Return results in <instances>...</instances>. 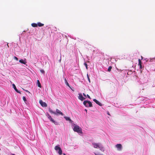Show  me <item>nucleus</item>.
<instances>
[{"mask_svg": "<svg viewBox=\"0 0 155 155\" xmlns=\"http://www.w3.org/2000/svg\"><path fill=\"white\" fill-rule=\"evenodd\" d=\"M63 155H66L65 153H63Z\"/></svg>", "mask_w": 155, "mask_h": 155, "instance_id": "nucleus-38", "label": "nucleus"}, {"mask_svg": "<svg viewBox=\"0 0 155 155\" xmlns=\"http://www.w3.org/2000/svg\"><path fill=\"white\" fill-rule=\"evenodd\" d=\"M144 100H145V99H144L143 100H142V101H144Z\"/></svg>", "mask_w": 155, "mask_h": 155, "instance_id": "nucleus-36", "label": "nucleus"}, {"mask_svg": "<svg viewBox=\"0 0 155 155\" xmlns=\"http://www.w3.org/2000/svg\"><path fill=\"white\" fill-rule=\"evenodd\" d=\"M73 130L78 133L82 134V128L78 125L74 124L72 125Z\"/></svg>", "mask_w": 155, "mask_h": 155, "instance_id": "nucleus-1", "label": "nucleus"}, {"mask_svg": "<svg viewBox=\"0 0 155 155\" xmlns=\"http://www.w3.org/2000/svg\"><path fill=\"white\" fill-rule=\"evenodd\" d=\"M26 91L28 92L29 94H30V93L27 90H26Z\"/></svg>", "mask_w": 155, "mask_h": 155, "instance_id": "nucleus-30", "label": "nucleus"}, {"mask_svg": "<svg viewBox=\"0 0 155 155\" xmlns=\"http://www.w3.org/2000/svg\"><path fill=\"white\" fill-rule=\"evenodd\" d=\"M7 46H8V47L9 46H8V43L7 44Z\"/></svg>", "mask_w": 155, "mask_h": 155, "instance_id": "nucleus-37", "label": "nucleus"}, {"mask_svg": "<svg viewBox=\"0 0 155 155\" xmlns=\"http://www.w3.org/2000/svg\"><path fill=\"white\" fill-rule=\"evenodd\" d=\"M87 97H90V96L88 94H87Z\"/></svg>", "mask_w": 155, "mask_h": 155, "instance_id": "nucleus-35", "label": "nucleus"}, {"mask_svg": "<svg viewBox=\"0 0 155 155\" xmlns=\"http://www.w3.org/2000/svg\"><path fill=\"white\" fill-rule=\"evenodd\" d=\"M115 147L118 151H120L122 150V146L121 144H117L115 145Z\"/></svg>", "mask_w": 155, "mask_h": 155, "instance_id": "nucleus-5", "label": "nucleus"}, {"mask_svg": "<svg viewBox=\"0 0 155 155\" xmlns=\"http://www.w3.org/2000/svg\"><path fill=\"white\" fill-rule=\"evenodd\" d=\"M23 100L25 102L26 104H27V103H26L27 101H26V97H23Z\"/></svg>", "mask_w": 155, "mask_h": 155, "instance_id": "nucleus-23", "label": "nucleus"}, {"mask_svg": "<svg viewBox=\"0 0 155 155\" xmlns=\"http://www.w3.org/2000/svg\"><path fill=\"white\" fill-rule=\"evenodd\" d=\"M40 71L42 73L44 74L45 73L44 71L43 70H40Z\"/></svg>", "mask_w": 155, "mask_h": 155, "instance_id": "nucleus-24", "label": "nucleus"}, {"mask_svg": "<svg viewBox=\"0 0 155 155\" xmlns=\"http://www.w3.org/2000/svg\"><path fill=\"white\" fill-rule=\"evenodd\" d=\"M94 154L95 155H103L102 154H100L99 153H94Z\"/></svg>", "mask_w": 155, "mask_h": 155, "instance_id": "nucleus-29", "label": "nucleus"}, {"mask_svg": "<svg viewBox=\"0 0 155 155\" xmlns=\"http://www.w3.org/2000/svg\"><path fill=\"white\" fill-rule=\"evenodd\" d=\"M138 65L140 66V69H142L143 68L142 66V63L141 61V60L140 59H138Z\"/></svg>", "mask_w": 155, "mask_h": 155, "instance_id": "nucleus-9", "label": "nucleus"}, {"mask_svg": "<svg viewBox=\"0 0 155 155\" xmlns=\"http://www.w3.org/2000/svg\"><path fill=\"white\" fill-rule=\"evenodd\" d=\"M46 115L47 117L50 120V121L54 123L55 124H57V123L51 117V116L48 113H47L46 114Z\"/></svg>", "mask_w": 155, "mask_h": 155, "instance_id": "nucleus-3", "label": "nucleus"}, {"mask_svg": "<svg viewBox=\"0 0 155 155\" xmlns=\"http://www.w3.org/2000/svg\"><path fill=\"white\" fill-rule=\"evenodd\" d=\"M88 98H90V99H91V97H88Z\"/></svg>", "mask_w": 155, "mask_h": 155, "instance_id": "nucleus-41", "label": "nucleus"}, {"mask_svg": "<svg viewBox=\"0 0 155 155\" xmlns=\"http://www.w3.org/2000/svg\"><path fill=\"white\" fill-rule=\"evenodd\" d=\"M12 87L16 92L18 93H20V92L17 89L16 87L14 84H12Z\"/></svg>", "mask_w": 155, "mask_h": 155, "instance_id": "nucleus-11", "label": "nucleus"}, {"mask_svg": "<svg viewBox=\"0 0 155 155\" xmlns=\"http://www.w3.org/2000/svg\"><path fill=\"white\" fill-rule=\"evenodd\" d=\"M145 100L146 101L147 100V99H148V98L147 97H145Z\"/></svg>", "mask_w": 155, "mask_h": 155, "instance_id": "nucleus-33", "label": "nucleus"}, {"mask_svg": "<svg viewBox=\"0 0 155 155\" xmlns=\"http://www.w3.org/2000/svg\"><path fill=\"white\" fill-rule=\"evenodd\" d=\"M99 149L101 150L103 152H104L105 150V149L102 144L101 146Z\"/></svg>", "mask_w": 155, "mask_h": 155, "instance_id": "nucleus-12", "label": "nucleus"}, {"mask_svg": "<svg viewBox=\"0 0 155 155\" xmlns=\"http://www.w3.org/2000/svg\"><path fill=\"white\" fill-rule=\"evenodd\" d=\"M12 155H15V154H12Z\"/></svg>", "mask_w": 155, "mask_h": 155, "instance_id": "nucleus-40", "label": "nucleus"}, {"mask_svg": "<svg viewBox=\"0 0 155 155\" xmlns=\"http://www.w3.org/2000/svg\"><path fill=\"white\" fill-rule=\"evenodd\" d=\"M64 117L65 119L67 121H69L70 122H72V120H71L70 118L69 117L64 116Z\"/></svg>", "mask_w": 155, "mask_h": 155, "instance_id": "nucleus-10", "label": "nucleus"}, {"mask_svg": "<svg viewBox=\"0 0 155 155\" xmlns=\"http://www.w3.org/2000/svg\"><path fill=\"white\" fill-rule=\"evenodd\" d=\"M83 95L85 97H86V95L85 94L83 93Z\"/></svg>", "mask_w": 155, "mask_h": 155, "instance_id": "nucleus-31", "label": "nucleus"}, {"mask_svg": "<svg viewBox=\"0 0 155 155\" xmlns=\"http://www.w3.org/2000/svg\"><path fill=\"white\" fill-rule=\"evenodd\" d=\"M107 114H108V115H110V113H109V112H108H108H107Z\"/></svg>", "mask_w": 155, "mask_h": 155, "instance_id": "nucleus-32", "label": "nucleus"}, {"mask_svg": "<svg viewBox=\"0 0 155 155\" xmlns=\"http://www.w3.org/2000/svg\"><path fill=\"white\" fill-rule=\"evenodd\" d=\"M79 97H83V95L81 94H79Z\"/></svg>", "mask_w": 155, "mask_h": 155, "instance_id": "nucleus-28", "label": "nucleus"}, {"mask_svg": "<svg viewBox=\"0 0 155 155\" xmlns=\"http://www.w3.org/2000/svg\"><path fill=\"white\" fill-rule=\"evenodd\" d=\"M84 110H85V111H86V112H87V109H85Z\"/></svg>", "mask_w": 155, "mask_h": 155, "instance_id": "nucleus-34", "label": "nucleus"}, {"mask_svg": "<svg viewBox=\"0 0 155 155\" xmlns=\"http://www.w3.org/2000/svg\"><path fill=\"white\" fill-rule=\"evenodd\" d=\"M14 59H15L16 60L18 61V59L17 57L14 56Z\"/></svg>", "mask_w": 155, "mask_h": 155, "instance_id": "nucleus-27", "label": "nucleus"}, {"mask_svg": "<svg viewBox=\"0 0 155 155\" xmlns=\"http://www.w3.org/2000/svg\"><path fill=\"white\" fill-rule=\"evenodd\" d=\"M59 115H61L62 116L64 115V114L61 111L59 110Z\"/></svg>", "mask_w": 155, "mask_h": 155, "instance_id": "nucleus-21", "label": "nucleus"}, {"mask_svg": "<svg viewBox=\"0 0 155 155\" xmlns=\"http://www.w3.org/2000/svg\"><path fill=\"white\" fill-rule=\"evenodd\" d=\"M64 80H65V82L66 84V85H67L69 87H70L68 83L67 82V81L65 78H64Z\"/></svg>", "mask_w": 155, "mask_h": 155, "instance_id": "nucleus-17", "label": "nucleus"}, {"mask_svg": "<svg viewBox=\"0 0 155 155\" xmlns=\"http://www.w3.org/2000/svg\"><path fill=\"white\" fill-rule=\"evenodd\" d=\"M92 144L93 145V147L95 148H99L102 144L100 143H93Z\"/></svg>", "mask_w": 155, "mask_h": 155, "instance_id": "nucleus-4", "label": "nucleus"}, {"mask_svg": "<svg viewBox=\"0 0 155 155\" xmlns=\"http://www.w3.org/2000/svg\"><path fill=\"white\" fill-rule=\"evenodd\" d=\"M112 68V67L111 66H110L108 69L107 71L108 72H110L111 71V69Z\"/></svg>", "mask_w": 155, "mask_h": 155, "instance_id": "nucleus-20", "label": "nucleus"}, {"mask_svg": "<svg viewBox=\"0 0 155 155\" xmlns=\"http://www.w3.org/2000/svg\"><path fill=\"white\" fill-rule=\"evenodd\" d=\"M38 86L39 87H41V86L39 81L38 80L37 81Z\"/></svg>", "mask_w": 155, "mask_h": 155, "instance_id": "nucleus-18", "label": "nucleus"}, {"mask_svg": "<svg viewBox=\"0 0 155 155\" xmlns=\"http://www.w3.org/2000/svg\"><path fill=\"white\" fill-rule=\"evenodd\" d=\"M93 101L96 104H98L99 106H102V104L101 102H100L99 101H98L96 99H94L93 100Z\"/></svg>", "mask_w": 155, "mask_h": 155, "instance_id": "nucleus-8", "label": "nucleus"}, {"mask_svg": "<svg viewBox=\"0 0 155 155\" xmlns=\"http://www.w3.org/2000/svg\"><path fill=\"white\" fill-rule=\"evenodd\" d=\"M49 111L51 114H58V109H57L56 110V112L53 111L51 108L49 109Z\"/></svg>", "mask_w": 155, "mask_h": 155, "instance_id": "nucleus-6", "label": "nucleus"}, {"mask_svg": "<svg viewBox=\"0 0 155 155\" xmlns=\"http://www.w3.org/2000/svg\"><path fill=\"white\" fill-rule=\"evenodd\" d=\"M38 26L39 27H42L44 25V24L41 23L40 22H38L37 23Z\"/></svg>", "mask_w": 155, "mask_h": 155, "instance_id": "nucleus-15", "label": "nucleus"}, {"mask_svg": "<svg viewBox=\"0 0 155 155\" xmlns=\"http://www.w3.org/2000/svg\"><path fill=\"white\" fill-rule=\"evenodd\" d=\"M87 78H88V80L89 81V82H90V78H89V76H88V74H87Z\"/></svg>", "mask_w": 155, "mask_h": 155, "instance_id": "nucleus-26", "label": "nucleus"}, {"mask_svg": "<svg viewBox=\"0 0 155 155\" xmlns=\"http://www.w3.org/2000/svg\"><path fill=\"white\" fill-rule=\"evenodd\" d=\"M141 58H142L141 59H143V57L142 56H141Z\"/></svg>", "mask_w": 155, "mask_h": 155, "instance_id": "nucleus-39", "label": "nucleus"}, {"mask_svg": "<svg viewBox=\"0 0 155 155\" xmlns=\"http://www.w3.org/2000/svg\"><path fill=\"white\" fill-rule=\"evenodd\" d=\"M62 151L61 147L59 146V154L61 155L62 154Z\"/></svg>", "mask_w": 155, "mask_h": 155, "instance_id": "nucleus-14", "label": "nucleus"}, {"mask_svg": "<svg viewBox=\"0 0 155 155\" xmlns=\"http://www.w3.org/2000/svg\"><path fill=\"white\" fill-rule=\"evenodd\" d=\"M83 104L86 107H93L92 103L87 100H84L83 102Z\"/></svg>", "mask_w": 155, "mask_h": 155, "instance_id": "nucleus-2", "label": "nucleus"}, {"mask_svg": "<svg viewBox=\"0 0 155 155\" xmlns=\"http://www.w3.org/2000/svg\"><path fill=\"white\" fill-rule=\"evenodd\" d=\"M39 103L43 107H46L47 106V104L44 102H43L42 100H40Z\"/></svg>", "mask_w": 155, "mask_h": 155, "instance_id": "nucleus-7", "label": "nucleus"}, {"mask_svg": "<svg viewBox=\"0 0 155 155\" xmlns=\"http://www.w3.org/2000/svg\"><path fill=\"white\" fill-rule=\"evenodd\" d=\"M55 149L57 151V152L58 151V145H57L55 147Z\"/></svg>", "mask_w": 155, "mask_h": 155, "instance_id": "nucleus-22", "label": "nucleus"}, {"mask_svg": "<svg viewBox=\"0 0 155 155\" xmlns=\"http://www.w3.org/2000/svg\"><path fill=\"white\" fill-rule=\"evenodd\" d=\"M84 65L86 67V68L87 69V64L86 63H84Z\"/></svg>", "mask_w": 155, "mask_h": 155, "instance_id": "nucleus-25", "label": "nucleus"}, {"mask_svg": "<svg viewBox=\"0 0 155 155\" xmlns=\"http://www.w3.org/2000/svg\"><path fill=\"white\" fill-rule=\"evenodd\" d=\"M79 99L81 101H83L86 99V97H78Z\"/></svg>", "mask_w": 155, "mask_h": 155, "instance_id": "nucleus-19", "label": "nucleus"}, {"mask_svg": "<svg viewBox=\"0 0 155 155\" xmlns=\"http://www.w3.org/2000/svg\"><path fill=\"white\" fill-rule=\"evenodd\" d=\"M31 25L33 27H38L37 24L35 23H32L31 24Z\"/></svg>", "mask_w": 155, "mask_h": 155, "instance_id": "nucleus-16", "label": "nucleus"}, {"mask_svg": "<svg viewBox=\"0 0 155 155\" xmlns=\"http://www.w3.org/2000/svg\"><path fill=\"white\" fill-rule=\"evenodd\" d=\"M19 62L20 63H21V64H25L26 63V61H24L23 59H21V60H19Z\"/></svg>", "mask_w": 155, "mask_h": 155, "instance_id": "nucleus-13", "label": "nucleus"}]
</instances>
